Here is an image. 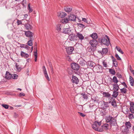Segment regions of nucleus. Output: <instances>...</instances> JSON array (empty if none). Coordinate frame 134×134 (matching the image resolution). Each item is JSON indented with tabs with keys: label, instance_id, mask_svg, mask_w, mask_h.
I'll list each match as a JSON object with an SVG mask.
<instances>
[{
	"label": "nucleus",
	"instance_id": "obj_41",
	"mask_svg": "<svg viewBox=\"0 0 134 134\" xmlns=\"http://www.w3.org/2000/svg\"><path fill=\"white\" fill-rule=\"evenodd\" d=\"M94 64V62H90L88 64L89 65V66L91 67H93Z\"/></svg>",
	"mask_w": 134,
	"mask_h": 134
},
{
	"label": "nucleus",
	"instance_id": "obj_32",
	"mask_svg": "<svg viewBox=\"0 0 134 134\" xmlns=\"http://www.w3.org/2000/svg\"><path fill=\"white\" fill-rule=\"evenodd\" d=\"M109 72L110 73L113 75H115V72L114 70V69H109Z\"/></svg>",
	"mask_w": 134,
	"mask_h": 134
},
{
	"label": "nucleus",
	"instance_id": "obj_59",
	"mask_svg": "<svg viewBox=\"0 0 134 134\" xmlns=\"http://www.w3.org/2000/svg\"><path fill=\"white\" fill-rule=\"evenodd\" d=\"M93 107L90 105V112H92L94 110L93 109Z\"/></svg>",
	"mask_w": 134,
	"mask_h": 134
},
{
	"label": "nucleus",
	"instance_id": "obj_24",
	"mask_svg": "<svg viewBox=\"0 0 134 134\" xmlns=\"http://www.w3.org/2000/svg\"><path fill=\"white\" fill-rule=\"evenodd\" d=\"M34 38H30V40L27 42L28 45L30 46L32 45V41L34 40Z\"/></svg>",
	"mask_w": 134,
	"mask_h": 134
},
{
	"label": "nucleus",
	"instance_id": "obj_5",
	"mask_svg": "<svg viewBox=\"0 0 134 134\" xmlns=\"http://www.w3.org/2000/svg\"><path fill=\"white\" fill-rule=\"evenodd\" d=\"M72 68L75 70H77L80 68L79 65L76 63H72L71 64Z\"/></svg>",
	"mask_w": 134,
	"mask_h": 134
},
{
	"label": "nucleus",
	"instance_id": "obj_20",
	"mask_svg": "<svg viewBox=\"0 0 134 134\" xmlns=\"http://www.w3.org/2000/svg\"><path fill=\"white\" fill-rule=\"evenodd\" d=\"M84 109L86 113H90V105H87L84 107Z\"/></svg>",
	"mask_w": 134,
	"mask_h": 134
},
{
	"label": "nucleus",
	"instance_id": "obj_25",
	"mask_svg": "<svg viewBox=\"0 0 134 134\" xmlns=\"http://www.w3.org/2000/svg\"><path fill=\"white\" fill-rule=\"evenodd\" d=\"M104 97H107V98L111 96V94L109 93L108 92H103L102 93Z\"/></svg>",
	"mask_w": 134,
	"mask_h": 134
},
{
	"label": "nucleus",
	"instance_id": "obj_11",
	"mask_svg": "<svg viewBox=\"0 0 134 134\" xmlns=\"http://www.w3.org/2000/svg\"><path fill=\"white\" fill-rule=\"evenodd\" d=\"M76 37H78L79 40L81 41H82L83 40L84 38V37L83 35L82 34L80 33V32H77L76 33Z\"/></svg>",
	"mask_w": 134,
	"mask_h": 134
},
{
	"label": "nucleus",
	"instance_id": "obj_60",
	"mask_svg": "<svg viewBox=\"0 0 134 134\" xmlns=\"http://www.w3.org/2000/svg\"><path fill=\"white\" fill-rule=\"evenodd\" d=\"M80 64L82 66H84L85 65V63L83 62V60L82 61H81L80 62Z\"/></svg>",
	"mask_w": 134,
	"mask_h": 134
},
{
	"label": "nucleus",
	"instance_id": "obj_10",
	"mask_svg": "<svg viewBox=\"0 0 134 134\" xmlns=\"http://www.w3.org/2000/svg\"><path fill=\"white\" fill-rule=\"evenodd\" d=\"M71 81L73 83L77 84L79 82V80L78 78L75 76L72 75Z\"/></svg>",
	"mask_w": 134,
	"mask_h": 134
},
{
	"label": "nucleus",
	"instance_id": "obj_54",
	"mask_svg": "<svg viewBox=\"0 0 134 134\" xmlns=\"http://www.w3.org/2000/svg\"><path fill=\"white\" fill-rule=\"evenodd\" d=\"M78 113L79 114V115L81 116L84 117L86 115L84 114L80 113V112H78Z\"/></svg>",
	"mask_w": 134,
	"mask_h": 134
},
{
	"label": "nucleus",
	"instance_id": "obj_33",
	"mask_svg": "<svg viewBox=\"0 0 134 134\" xmlns=\"http://www.w3.org/2000/svg\"><path fill=\"white\" fill-rule=\"evenodd\" d=\"M120 90L122 93L125 94L127 92V89L125 88L120 89Z\"/></svg>",
	"mask_w": 134,
	"mask_h": 134
},
{
	"label": "nucleus",
	"instance_id": "obj_17",
	"mask_svg": "<svg viewBox=\"0 0 134 134\" xmlns=\"http://www.w3.org/2000/svg\"><path fill=\"white\" fill-rule=\"evenodd\" d=\"M71 30L69 28H65L63 29V32L65 34H70V32Z\"/></svg>",
	"mask_w": 134,
	"mask_h": 134
},
{
	"label": "nucleus",
	"instance_id": "obj_29",
	"mask_svg": "<svg viewBox=\"0 0 134 134\" xmlns=\"http://www.w3.org/2000/svg\"><path fill=\"white\" fill-rule=\"evenodd\" d=\"M119 93L117 91H114L113 92L112 96L114 98H116L118 95Z\"/></svg>",
	"mask_w": 134,
	"mask_h": 134
},
{
	"label": "nucleus",
	"instance_id": "obj_19",
	"mask_svg": "<svg viewBox=\"0 0 134 134\" xmlns=\"http://www.w3.org/2000/svg\"><path fill=\"white\" fill-rule=\"evenodd\" d=\"M21 55L22 57H24L25 58H27L29 57V55L28 54L25 53L23 51H21Z\"/></svg>",
	"mask_w": 134,
	"mask_h": 134
},
{
	"label": "nucleus",
	"instance_id": "obj_15",
	"mask_svg": "<svg viewBox=\"0 0 134 134\" xmlns=\"http://www.w3.org/2000/svg\"><path fill=\"white\" fill-rule=\"evenodd\" d=\"M94 48L92 46H89L87 49V51L90 52H93L95 49V48Z\"/></svg>",
	"mask_w": 134,
	"mask_h": 134
},
{
	"label": "nucleus",
	"instance_id": "obj_12",
	"mask_svg": "<svg viewBox=\"0 0 134 134\" xmlns=\"http://www.w3.org/2000/svg\"><path fill=\"white\" fill-rule=\"evenodd\" d=\"M76 18V16L73 14H70L69 16V20L70 21H75Z\"/></svg>",
	"mask_w": 134,
	"mask_h": 134
},
{
	"label": "nucleus",
	"instance_id": "obj_47",
	"mask_svg": "<svg viewBox=\"0 0 134 134\" xmlns=\"http://www.w3.org/2000/svg\"><path fill=\"white\" fill-rule=\"evenodd\" d=\"M103 66L104 67H107V64L106 62H105V61H103L102 63Z\"/></svg>",
	"mask_w": 134,
	"mask_h": 134
},
{
	"label": "nucleus",
	"instance_id": "obj_56",
	"mask_svg": "<svg viewBox=\"0 0 134 134\" xmlns=\"http://www.w3.org/2000/svg\"><path fill=\"white\" fill-rule=\"evenodd\" d=\"M113 64L114 65V66L115 67H117L118 65V62L117 61L113 63Z\"/></svg>",
	"mask_w": 134,
	"mask_h": 134
},
{
	"label": "nucleus",
	"instance_id": "obj_40",
	"mask_svg": "<svg viewBox=\"0 0 134 134\" xmlns=\"http://www.w3.org/2000/svg\"><path fill=\"white\" fill-rule=\"evenodd\" d=\"M2 106L6 109H7L8 108L9 105L5 104H2Z\"/></svg>",
	"mask_w": 134,
	"mask_h": 134
},
{
	"label": "nucleus",
	"instance_id": "obj_64",
	"mask_svg": "<svg viewBox=\"0 0 134 134\" xmlns=\"http://www.w3.org/2000/svg\"><path fill=\"white\" fill-rule=\"evenodd\" d=\"M43 71V72L44 74H47L46 70H44Z\"/></svg>",
	"mask_w": 134,
	"mask_h": 134
},
{
	"label": "nucleus",
	"instance_id": "obj_18",
	"mask_svg": "<svg viewBox=\"0 0 134 134\" xmlns=\"http://www.w3.org/2000/svg\"><path fill=\"white\" fill-rule=\"evenodd\" d=\"M125 126L127 128V130H129V129L131 127V125L129 121L126 122L125 124Z\"/></svg>",
	"mask_w": 134,
	"mask_h": 134
},
{
	"label": "nucleus",
	"instance_id": "obj_39",
	"mask_svg": "<svg viewBox=\"0 0 134 134\" xmlns=\"http://www.w3.org/2000/svg\"><path fill=\"white\" fill-rule=\"evenodd\" d=\"M16 67L17 69L19 71L21 70V68L20 66L19 65H18L17 63H16Z\"/></svg>",
	"mask_w": 134,
	"mask_h": 134
},
{
	"label": "nucleus",
	"instance_id": "obj_34",
	"mask_svg": "<svg viewBox=\"0 0 134 134\" xmlns=\"http://www.w3.org/2000/svg\"><path fill=\"white\" fill-rule=\"evenodd\" d=\"M113 82L116 83H117L118 82V81L117 80L116 77L115 76H114L113 77Z\"/></svg>",
	"mask_w": 134,
	"mask_h": 134
},
{
	"label": "nucleus",
	"instance_id": "obj_35",
	"mask_svg": "<svg viewBox=\"0 0 134 134\" xmlns=\"http://www.w3.org/2000/svg\"><path fill=\"white\" fill-rule=\"evenodd\" d=\"M18 76L17 75L15 74H12L11 78L14 79H16L18 78Z\"/></svg>",
	"mask_w": 134,
	"mask_h": 134
},
{
	"label": "nucleus",
	"instance_id": "obj_13",
	"mask_svg": "<svg viewBox=\"0 0 134 134\" xmlns=\"http://www.w3.org/2000/svg\"><path fill=\"white\" fill-rule=\"evenodd\" d=\"M103 104L102 105L103 107L102 109L103 110H105L106 109L109 107L108 105L109 103L108 102H106L104 101H103Z\"/></svg>",
	"mask_w": 134,
	"mask_h": 134
},
{
	"label": "nucleus",
	"instance_id": "obj_27",
	"mask_svg": "<svg viewBox=\"0 0 134 134\" xmlns=\"http://www.w3.org/2000/svg\"><path fill=\"white\" fill-rule=\"evenodd\" d=\"M110 103L111 104V105L114 107H117V105L116 104V101L115 99H114L113 101L111 102Z\"/></svg>",
	"mask_w": 134,
	"mask_h": 134
},
{
	"label": "nucleus",
	"instance_id": "obj_9",
	"mask_svg": "<svg viewBox=\"0 0 134 134\" xmlns=\"http://www.w3.org/2000/svg\"><path fill=\"white\" fill-rule=\"evenodd\" d=\"M66 51L68 54H70L72 53L74 50V48L72 47H68L66 48Z\"/></svg>",
	"mask_w": 134,
	"mask_h": 134
},
{
	"label": "nucleus",
	"instance_id": "obj_2",
	"mask_svg": "<svg viewBox=\"0 0 134 134\" xmlns=\"http://www.w3.org/2000/svg\"><path fill=\"white\" fill-rule=\"evenodd\" d=\"M101 124V121L99 122L96 121L92 125V127L93 129L96 131H102V129H100V126Z\"/></svg>",
	"mask_w": 134,
	"mask_h": 134
},
{
	"label": "nucleus",
	"instance_id": "obj_38",
	"mask_svg": "<svg viewBox=\"0 0 134 134\" xmlns=\"http://www.w3.org/2000/svg\"><path fill=\"white\" fill-rule=\"evenodd\" d=\"M119 89V86L118 84L115 86V88H113V89L114 91H118Z\"/></svg>",
	"mask_w": 134,
	"mask_h": 134
},
{
	"label": "nucleus",
	"instance_id": "obj_1",
	"mask_svg": "<svg viewBox=\"0 0 134 134\" xmlns=\"http://www.w3.org/2000/svg\"><path fill=\"white\" fill-rule=\"evenodd\" d=\"M105 120L107 122H109L110 125L115 126L117 128V126L115 125L117 123L116 119L115 117H113L110 115H108L106 116Z\"/></svg>",
	"mask_w": 134,
	"mask_h": 134
},
{
	"label": "nucleus",
	"instance_id": "obj_8",
	"mask_svg": "<svg viewBox=\"0 0 134 134\" xmlns=\"http://www.w3.org/2000/svg\"><path fill=\"white\" fill-rule=\"evenodd\" d=\"M25 35L26 37H29L30 38H33V36L34 34L30 31H28L25 32Z\"/></svg>",
	"mask_w": 134,
	"mask_h": 134
},
{
	"label": "nucleus",
	"instance_id": "obj_61",
	"mask_svg": "<svg viewBox=\"0 0 134 134\" xmlns=\"http://www.w3.org/2000/svg\"><path fill=\"white\" fill-rule=\"evenodd\" d=\"M121 84L123 86H124L125 88H127V86L126 85V83L125 82H123L122 83H121Z\"/></svg>",
	"mask_w": 134,
	"mask_h": 134
},
{
	"label": "nucleus",
	"instance_id": "obj_44",
	"mask_svg": "<svg viewBox=\"0 0 134 134\" xmlns=\"http://www.w3.org/2000/svg\"><path fill=\"white\" fill-rule=\"evenodd\" d=\"M134 103L133 102H130V108H134Z\"/></svg>",
	"mask_w": 134,
	"mask_h": 134
},
{
	"label": "nucleus",
	"instance_id": "obj_58",
	"mask_svg": "<svg viewBox=\"0 0 134 134\" xmlns=\"http://www.w3.org/2000/svg\"><path fill=\"white\" fill-rule=\"evenodd\" d=\"M28 8V10H29V12H31L32 11V9L30 8V4H29Z\"/></svg>",
	"mask_w": 134,
	"mask_h": 134
},
{
	"label": "nucleus",
	"instance_id": "obj_16",
	"mask_svg": "<svg viewBox=\"0 0 134 134\" xmlns=\"http://www.w3.org/2000/svg\"><path fill=\"white\" fill-rule=\"evenodd\" d=\"M58 17L60 18H63L65 17L66 14L64 12H60L58 13Z\"/></svg>",
	"mask_w": 134,
	"mask_h": 134
},
{
	"label": "nucleus",
	"instance_id": "obj_53",
	"mask_svg": "<svg viewBox=\"0 0 134 134\" xmlns=\"http://www.w3.org/2000/svg\"><path fill=\"white\" fill-rule=\"evenodd\" d=\"M130 112L132 113H134V108H130Z\"/></svg>",
	"mask_w": 134,
	"mask_h": 134
},
{
	"label": "nucleus",
	"instance_id": "obj_62",
	"mask_svg": "<svg viewBox=\"0 0 134 134\" xmlns=\"http://www.w3.org/2000/svg\"><path fill=\"white\" fill-rule=\"evenodd\" d=\"M117 76L119 78H122V76L120 74H118L117 75Z\"/></svg>",
	"mask_w": 134,
	"mask_h": 134
},
{
	"label": "nucleus",
	"instance_id": "obj_46",
	"mask_svg": "<svg viewBox=\"0 0 134 134\" xmlns=\"http://www.w3.org/2000/svg\"><path fill=\"white\" fill-rule=\"evenodd\" d=\"M82 98H84L85 100H86L88 99V96L87 94H84L83 96L82 97Z\"/></svg>",
	"mask_w": 134,
	"mask_h": 134
},
{
	"label": "nucleus",
	"instance_id": "obj_21",
	"mask_svg": "<svg viewBox=\"0 0 134 134\" xmlns=\"http://www.w3.org/2000/svg\"><path fill=\"white\" fill-rule=\"evenodd\" d=\"M90 36L93 39H97L98 37L97 34L95 33H93L92 34L90 35Z\"/></svg>",
	"mask_w": 134,
	"mask_h": 134
},
{
	"label": "nucleus",
	"instance_id": "obj_28",
	"mask_svg": "<svg viewBox=\"0 0 134 134\" xmlns=\"http://www.w3.org/2000/svg\"><path fill=\"white\" fill-rule=\"evenodd\" d=\"M72 10V8L71 7H69L68 6L64 8L66 12H71Z\"/></svg>",
	"mask_w": 134,
	"mask_h": 134
},
{
	"label": "nucleus",
	"instance_id": "obj_57",
	"mask_svg": "<svg viewBox=\"0 0 134 134\" xmlns=\"http://www.w3.org/2000/svg\"><path fill=\"white\" fill-rule=\"evenodd\" d=\"M130 81L131 85L132 86H133L134 83L133 80H130Z\"/></svg>",
	"mask_w": 134,
	"mask_h": 134
},
{
	"label": "nucleus",
	"instance_id": "obj_4",
	"mask_svg": "<svg viewBox=\"0 0 134 134\" xmlns=\"http://www.w3.org/2000/svg\"><path fill=\"white\" fill-rule=\"evenodd\" d=\"M89 43L91 46L94 47H96L98 44V41L95 39L90 40L89 42Z\"/></svg>",
	"mask_w": 134,
	"mask_h": 134
},
{
	"label": "nucleus",
	"instance_id": "obj_30",
	"mask_svg": "<svg viewBox=\"0 0 134 134\" xmlns=\"http://www.w3.org/2000/svg\"><path fill=\"white\" fill-rule=\"evenodd\" d=\"M108 49L106 48H103L102 51V52H101L102 54H104L108 52Z\"/></svg>",
	"mask_w": 134,
	"mask_h": 134
},
{
	"label": "nucleus",
	"instance_id": "obj_31",
	"mask_svg": "<svg viewBox=\"0 0 134 134\" xmlns=\"http://www.w3.org/2000/svg\"><path fill=\"white\" fill-rule=\"evenodd\" d=\"M108 103H110L113 101V100H114V99H115L113 97H111L110 96L109 97L108 99Z\"/></svg>",
	"mask_w": 134,
	"mask_h": 134
},
{
	"label": "nucleus",
	"instance_id": "obj_50",
	"mask_svg": "<svg viewBox=\"0 0 134 134\" xmlns=\"http://www.w3.org/2000/svg\"><path fill=\"white\" fill-rule=\"evenodd\" d=\"M61 25H57V30L58 31H60L61 29Z\"/></svg>",
	"mask_w": 134,
	"mask_h": 134
},
{
	"label": "nucleus",
	"instance_id": "obj_51",
	"mask_svg": "<svg viewBox=\"0 0 134 134\" xmlns=\"http://www.w3.org/2000/svg\"><path fill=\"white\" fill-rule=\"evenodd\" d=\"M44 76H45V77L46 79L48 81H50V79L49 78L48 76V75L47 74H44Z\"/></svg>",
	"mask_w": 134,
	"mask_h": 134
},
{
	"label": "nucleus",
	"instance_id": "obj_7",
	"mask_svg": "<svg viewBox=\"0 0 134 134\" xmlns=\"http://www.w3.org/2000/svg\"><path fill=\"white\" fill-rule=\"evenodd\" d=\"M109 127V125L108 124L106 123L104 124L100 127V129H102V130L100 132H103V131L104 129L105 130H107L108 129Z\"/></svg>",
	"mask_w": 134,
	"mask_h": 134
},
{
	"label": "nucleus",
	"instance_id": "obj_48",
	"mask_svg": "<svg viewBox=\"0 0 134 134\" xmlns=\"http://www.w3.org/2000/svg\"><path fill=\"white\" fill-rule=\"evenodd\" d=\"M115 57L117 58V60H121V59L120 57L119 56V55L117 54H116L115 55Z\"/></svg>",
	"mask_w": 134,
	"mask_h": 134
},
{
	"label": "nucleus",
	"instance_id": "obj_37",
	"mask_svg": "<svg viewBox=\"0 0 134 134\" xmlns=\"http://www.w3.org/2000/svg\"><path fill=\"white\" fill-rule=\"evenodd\" d=\"M67 71L69 74L70 75L72 74L73 73L72 70L70 68L68 69Z\"/></svg>",
	"mask_w": 134,
	"mask_h": 134
},
{
	"label": "nucleus",
	"instance_id": "obj_14",
	"mask_svg": "<svg viewBox=\"0 0 134 134\" xmlns=\"http://www.w3.org/2000/svg\"><path fill=\"white\" fill-rule=\"evenodd\" d=\"M12 77V74L10 73L8 71H6L5 75V78L8 79H10Z\"/></svg>",
	"mask_w": 134,
	"mask_h": 134
},
{
	"label": "nucleus",
	"instance_id": "obj_22",
	"mask_svg": "<svg viewBox=\"0 0 134 134\" xmlns=\"http://www.w3.org/2000/svg\"><path fill=\"white\" fill-rule=\"evenodd\" d=\"M35 51L34 52V55L35 57V62H36L37 60V45L36 46V47L35 48Z\"/></svg>",
	"mask_w": 134,
	"mask_h": 134
},
{
	"label": "nucleus",
	"instance_id": "obj_55",
	"mask_svg": "<svg viewBox=\"0 0 134 134\" xmlns=\"http://www.w3.org/2000/svg\"><path fill=\"white\" fill-rule=\"evenodd\" d=\"M82 20L85 22V23H87V24H88V23L87 20L85 18H82Z\"/></svg>",
	"mask_w": 134,
	"mask_h": 134
},
{
	"label": "nucleus",
	"instance_id": "obj_52",
	"mask_svg": "<svg viewBox=\"0 0 134 134\" xmlns=\"http://www.w3.org/2000/svg\"><path fill=\"white\" fill-rule=\"evenodd\" d=\"M21 48H24L27 49L29 50L30 48V47L27 45H25V47L21 46Z\"/></svg>",
	"mask_w": 134,
	"mask_h": 134
},
{
	"label": "nucleus",
	"instance_id": "obj_43",
	"mask_svg": "<svg viewBox=\"0 0 134 134\" xmlns=\"http://www.w3.org/2000/svg\"><path fill=\"white\" fill-rule=\"evenodd\" d=\"M16 23L18 25L22 24V21L21 20L17 19Z\"/></svg>",
	"mask_w": 134,
	"mask_h": 134
},
{
	"label": "nucleus",
	"instance_id": "obj_42",
	"mask_svg": "<svg viewBox=\"0 0 134 134\" xmlns=\"http://www.w3.org/2000/svg\"><path fill=\"white\" fill-rule=\"evenodd\" d=\"M78 25L80 27L82 28H85V26L84 25L81 23L78 24Z\"/></svg>",
	"mask_w": 134,
	"mask_h": 134
},
{
	"label": "nucleus",
	"instance_id": "obj_49",
	"mask_svg": "<svg viewBox=\"0 0 134 134\" xmlns=\"http://www.w3.org/2000/svg\"><path fill=\"white\" fill-rule=\"evenodd\" d=\"M69 20V18H64V21L65 23H67Z\"/></svg>",
	"mask_w": 134,
	"mask_h": 134
},
{
	"label": "nucleus",
	"instance_id": "obj_23",
	"mask_svg": "<svg viewBox=\"0 0 134 134\" xmlns=\"http://www.w3.org/2000/svg\"><path fill=\"white\" fill-rule=\"evenodd\" d=\"M126 114H129L128 116V117L130 119H132L134 118L133 115V113H130V112L129 111H126Z\"/></svg>",
	"mask_w": 134,
	"mask_h": 134
},
{
	"label": "nucleus",
	"instance_id": "obj_3",
	"mask_svg": "<svg viewBox=\"0 0 134 134\" xmlns=\"http://www.w3.org/2000/svg\"><path fill=\"white\" fill-rule=\"evenodd\" d=\"M105 36L106 37L108 40L106 38L104 37H103L102 39L99 38L98 39V41L99 42L103 43L105 45L108 46L110 43L109 37L107 35H106Z\"/></svg>",
	"mask_w": 134,
	"mask_h": 134
},
{
	"label": "nucleus",
	"instance_id": "obj_36",
	"mask_svg": "<svg viewBox=\"0 0 134 134\" xmlns=\"http://www.w3.org/2000/svg\"><path fill=\"white\" fill-rule=\"evenodd\" d=\"M116 48L117 50L121 54H124V52L121 50V49L120 47H118L117 46H116Z\"/></svg>",
	"mask_w": 134,
	"mask_h": 134
},
{
	"label": "nucleus",
	"instance_id": "obj_63",
	"mask_svg": "<svg viewBox=\"0 0 134 134\" xmlns=\"http://www.w3.org/2000/svg\"><path fill=\"white\" fill-rule=\"evenodd\" d=\"M19 95L20 96H25V94L23 93H21Z\"/></svg>",
	"mask_w": 134,
	"mask_h": 134
},
{
	"label": "nucleus",
	"instance_id": "obj_45",
	"mask_svg": "<svg viewBox=\"0 0 134 134\" xmlns=\"http://www.w3.org/2000/svg\"><path fill=\"white\" fill-rule=\"evenodd\" d=\"M92 100L94 101V102L98 103L99 102V100L97 99L96 98H92Z\"/></svg>",
	"mask_w": 134,
	"mask_h": 134
},
{
	"label": "nucleus",
	"instance_id": "obj_26",
	"mask_svg": "<svg viewBox=\"0 0 134 134\" xmlns=\"http://www.w3.org/2000/svg\"><path fill=\"white\" fill-rule=\"evenodd\" d=\"M25 26L26 29L28 30L31 29L32 28V26L28 24H26L25 25Z\"/></svg>",
	"mask_w": 134,
	"mask_h": 134
},
{
	"label": "nucleus",
	"instance_id": "obj_6",
	"mask_svg": "<svg viewBox=\"0 0 134 134\" xmlns=\"http://www.w3.org/2000/svg\"><path fill=\"white\" fill-rule=\"evenodd\" d=\"M69 38L71 41H76L77 40L76 36L74 35H70L69 36Z\"/></svg>",
	"mask_w": 134,
	"mask_h": 134
}]
</instances>
